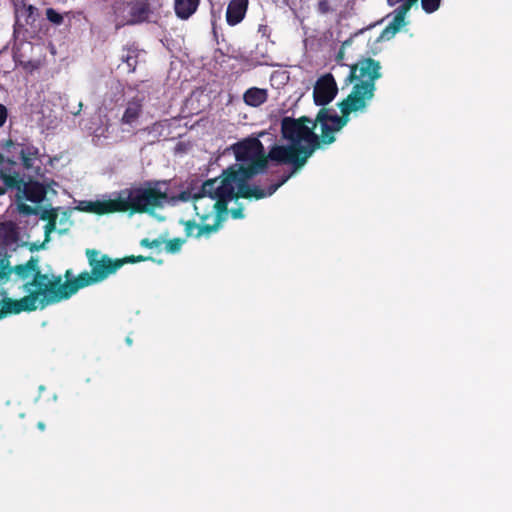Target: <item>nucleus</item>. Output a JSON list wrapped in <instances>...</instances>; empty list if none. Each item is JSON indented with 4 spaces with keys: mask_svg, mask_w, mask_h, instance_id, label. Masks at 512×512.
<instances>
[{
    "mask_svg": "<svg viewBox=\"0 0 512 512\" xmlns=\"http://www.w3.org/2000/svg\"><path fill=\"white\" fill-rule=\"evenodd\" d=\"M290 175L283 176L280 181L264 189L256 185H245L226 175L220 178L208 179L203 182L199 192L193 196L194 210L199 218L182 221L187 238L209 239L223 226L229 213L230 200L239 198L247 200H261L273 195L282 186Z\"/></svg>",
    "mask_w": 512,
    "mask_h": 512,
    "instance_id": "obj_1",
    "label": "nucleus"
},
{
    "mask_svg": "<svg viewBox=\"0 0 512 512\" xmlns=\"http://www.w3.org/2000/svg\"><path fill=\"white\" fill-rule=\"evenodd\" d=\"M13 282H21L26 293L20 299L3 297L0 300V320L8 315L32 312L62 301L52 275L42 273L39 258L31 256L25 263L14 266Z\"/></svg>",
    "mask_w": 512,
    "mask_h": 512,
    "instance_id": "obj_2",
    "label": "nucleus"
},
{
    "mask_svg": "<svg viewBox=\"0 0 512 512\" xmlns=\"http://www.w3.org/2000/svg\"><path fill=\"white\" fill-rule=\"evenodd\" d=\"M86 256L88 259L91 272H81L72 281L63 282L61 275H53L55 285L59 291V297L62 300H67L76 294L80 289L102 282L109 275L114 274L126 263H138L147 260H152V257L139 256H126L122 259H111L108 255L103 254L100 256L99 251L95 249H87Z\"/></svg>",
    "mask_w": 512,
    "mask_h": 512,
    "instance_id": "obj_3",
    "label": "nucleus"
},
{
    "mask_svg": "<svg viewBox=\"0 0 512 512\" xmlns=\"http://www.w3.org/2000/svg\"><path fill=\"white\" fill-rule=\"evenodd\" d=\"M238 163L232 164L222 171L226 175L245 185L257 174L263 172L268 165L262 142L256 137L245 138L232 146Z\"/></svg>",
    "mask_w": 512,
    "mask_h": 512,
    "instance_id": "obj_4",
    "label": "nucleus"
},
{
    "mask_svg": "<svg viewBox=\"0 0 512 512\" xmlns=\"http://www.w3.org/2000/svg\"><path fill=\"white\" fill-rule=\"evenodd\" d=\"M348 66L349 73L344 80L345 85L352 84L348 95L368 107L375 96L376 81L382 77V65L372 57L361 56Z\"/></svg>",
    "mask_w": 512,
    "mask_h": 512,
    "instance_id": "obj_5",
    "label": "nucleus"
},
{
    "mask_svg": "<svg viewBox=\"0 0 512 512\" xmlns=\"http://www.w3.org/2000/svg\"><path fill=\"white\" fill-rule=\"evenodd\" d=\"M316 122L309 117L302 116L298 119L284 117L281 121V132L291 145H297L304 159H309L313 153L320 149L319 136L314 132Z\"/></svg>",
    "mask_w": 512,
    "mask_h": 512,
    "instance_id": "obj_6",
    "label": "nucleus"
},
{
    "mask_svg": "<svg viewBox=\"0 0 512 512\" xmlns=\"http://www.w3.org/2000/svg\"><path fill=\"white\" fill-rule=\"evenodd\" d=\"M121 195L124 201V210L130 215L151 214L156 209L162 208L168 199L167 193L151 186V182L124 189L121 191Z\"/></svg>",
    "mask_w": 512,
    "mask_h": 512,
    "instance_id": "obj_7",
    "label": "nucleus"
},
{
    "mask_svg": "<svg viewBox=\"0 0 512 512\" xmlns=\"http://www.w3.org/2000/svg\"><path fill=\"white\" fill-rule=\"evenodd\" d=\"M268 160L281 164H292L294 170H298L305 165L308 159H304V154L300 153L297 145H274L266 155Z\"/></svg>",
    "mask_w": 512,
    "mask_h": 512,
    "instance_id": "obj_8",
    "label": "nucleus"
},
{
    "mask_svg": "<svg viewBox=\"0 0 512 512\" xmlns=\"http://www.w3.org/2000/svg\"><path fill=\"white\" fill-rule=\"evenodd\" d=\"M338 107L341 111V116L332 114L331 111L327 109V121L336 132L340 131L348 123L351 113L364 112L367 109V106L350 97L349 95H347L346 98L338 103Z\"/></svg>",
    "mask_w": 512,
    "mask_h": 512,
    "instance_id": "obj_9",
    "label": "nucleus"
},
{
    "mask_svg": "<svg viewBox=\"0 0 512 512\" xmlns=\"http://www.w3.org/2000/svg\"><path fill=\"white\" fill-rule=\"evenodd\" d=\"M338 93L337 83L331 73L321 76L315 83L313 100L317 106H325L336 97ZM325 108V107H322Z\"/></svg>",
    "mask_w": 512,
    "mask_h": 512,
    "instance_id": "obj_10",
    "label": "nucleus"
},
{
    "mask_svg": "<svg viewBox=\"0 0 512 512\" xmlns=\"http://www.w3.org/2000/svg\"><path fill=\"white\" fill-rule=\"evenodd\" d=\"M47 195V187L39 181L29 180L24 181L20 175L19 189H17V197L25 199L32 203H41Z\"/></svg>",
    "mask_w": 512,
    "mask_h": 512,
    "instance_id": "obj_11",
    "label": "nucleus"
},
{
    "mask_svg": "<svg viewBox=\"0 0 512 512\" xmlns=\"http://www.w3.org/2000/svg\"><path fill=\"white\" fill-rule=\"evenodd\" d=\"M19 155L23 168L34 175L41 174L42 161L40 159L39 149L32 144H25L21 146Z\"/></svg>",
    "mask_w": 512,
    "mask_h": 512,
    "instance_id": "obj_12",
    "label": "nucleus"
},
{
    "mask_svg": "<svg viewBox=\"0 0 512 512\" xmlns=\"http://www.w3.org/2000/svg\"><path fill=\"white\" fill-rule=\"evenodd\" d=\"M82 210L86 212L95 213L98 215H104L115 212H125L124 201L121 194L116 199L87 202L86 206L82 208Z\"/></svg>",
    "mask_w": 512,
    "mask_h": 512,
    "instance_id": "obj_13",
    "label": "nucleus"
},
{
    "mask_svg": "<svg viewBox=\"0 0 512 512\" xmlns=\"http://www.w3.org/2000/svg\"><path fill=\"white\" fill-rule=\"evenodd\" d=\"M18 163L9 156L0 153V180L8 187H16L18 181Z\"/></svg>",
    "mask_w": 512,
    "mask_h": 512,
    "instance_id": "obj_14",
    "label": "nucleus"
},
{
    "mask_svg": "<svg viewBox=\"0 0 512 512\" xmlns=\"http://www.w3.org/2000/svg\"><path fill=\"white\" fill-rule=\"evenodd\" d=\"M151 10L149 4L146 2H136L130 5L129 18L121 23L116 24V28L119 29L125 25L140 24L148 20Z\"/></svg>",
    "mask_w": 512,
    "mask_h": 512,
    "instance_id": "obj_15",
    "label": "nucleus"
},
{
    "mask_svg": "<svg viewBox=\"0 0 512 512\" xmlns=\"http://www.w3.org/2000/svg\"><path fill=\"white\" fill-rule=\"evenodd\" d=\"M327 108H321L316 118L313 122H316V125H320L321 129V135L319 136L320 141V148L322 145H330L333 142H335L336 138L334 136V133L336 132L334 128L330 125V123L327 121Z\"/></svg>",
    "mask_w": 512,
    "mask_h": 512,
    "instance_id": "obj_16",
    "label": "nucleus"
},
{
    "mask_svg": "<svg viewBox=\"0 0 512 512\" xmlns=\"http://www.w3.org/2000/svg\"><path fill=\"white\" fill-rule=\"evenodd\" d=\"M143 98L138 96L130 99L120 119L121 124L133 126L140 118L143 112Z\"/></svg>",
    "mask_w": 512,
    "mask_h": 512,
    "instance_id": "obj_17",
    "label": "nucleus"
},
{
    "mask_svg": "<svg viewBox=\"0 0 512 512\" xmlns=\"http://www.w3.org/2000/svg\"><path fill=\"white\" fill-rule=\"evenodd\" d=\"M248 4V0H230L226 10V21L228 25L235 26L244 19Z\"/></svg>",
    "mask_w": 512,
    "mask_h": 512,
    "instance_id": "obj_18",
    "label": "nucleus"
},
{
    "mask_svg": "<svg viewBox=\"0 0 512 512\" xmlns=\"http://www.w3.org/2000/svg\"><path fill=\"white\" fill-rule=\"evenodd\" d=\"M407 11L406 6H399L395 10L393 20L387 25L381 32L380 38L384 40H390L395 34L405 25V16Z\"/></svg>",
    "mask_w": 512,
    "mask_h": 512,
    "instance_id": "obj_19",
    "label": "nucleus"
},
{
    "mask_svg": "<svg viewBox=\"0 0 512 512\" xmlns=\"http://www.w3.org/2000/svg\"><path fill=\"white\" fill-rule=\"evenodd\" d=\"M38 17V9L31 5L23 3L16 8V21L15 26L24 27L25 25L32 26Z\"/></svg>",
    "mask_w": 512,
    "mask_h": 512,
    "instance_id": "obj_20",
    "label": "nucleus"
},
{
    "mask_svg": "<svg viewBox=\"0 0 512 512\" xmlns=\"http://www.w3.org/2000/svg\"><path fill=\"white\" fill-rule=\"evenodd\" d=\"M200 0H174V11L181 20H188L198 9Z\"/></svg>",
    "mask_w": 512,
    "mask_h": 512,
    "instance_id": "obj_21",
    "label": "nucleus"
},
{
    "mask_svg": "<svg viewBox=\"0 0 512 512\" xmlns=\"http://www.w3.org/2000/svg\"><path fill=\"white\" fill-rule=\"evenodd\" d=\"M268 98L266 89L251 87L247 89L243 95V100L246 105L251 107H258L265 103Z\"/></svg>",
    "mask_w": 512,
    "mask_h": 512,
    "instance_id": "obj_22",
    "label": "nucleus"
},
{
    "mask_svg": "<svg viewBox=\"0 0 512 512\" xmlns=\"http://www.w3.org/2000/svg\"><path fill=\"white\" fill-rule=\"evenodd\" d=\"M125 53L122 54L121 60L128 67V72L133 73L138 65L139 49L136 44L123 47Z\"/></svg>",
    "mask_w": 512,
    "mask_h": 512,
    "instance_id": "obj_23",
    "label": "nucleus"
},
{
    "mask_svg": "<svg viewBox=\"0 0 512 512\" xmlns=\"http://www.w3.org/2000/svg\"><path fill=\"white\" fill-rule=\"evenodd\" d=\"M12 274H14V266H11L10 256L7 254L0 256V284L11 280Z\"/></svg>",
    "mask_w": 512,
    "mask_h": 512,
    "instance_id": "obj_24",
    "label": "nucleus"
},
{
    "mask_svg": "<svg viewBox=\"0 0 512 512\" xmlns=\"http://www.w3.org/2000/svg\"><path fill=\"white\" fill-rule=\"evenodd\" d=\"M23 143H16L12 139H7L2 143V149L12 159L15 158L16 154H19V150Z\"/></svg>",
    "mask_w": 512,
    "mask_h": 512,
    "instance_id": "obj_25",
    "label": "nucleus"
},
{
    "mask_svg": "<svg viewBox=\"0 0 512 512\" xmlns=\"http://www.w3.org/2000/svg\"><path fill=\"white\" fill-rule=\"evenodd\" d=\"M165 249L168 253H177L181 250V247L184 243V240L181 238H173L168 241H165Z\"/></svg>",
    "mask_w": 512,
    "mask_h": 512,
    "instance_id": "obj_26",
    "label": "nucleus"
},
{
    "mask_svg": "<svg viewBox=\"0 0 512 512\" xmlns=\"http://www.w3.org/2000/svg\"><path fill=\"white\" fill-rule=\"evenodd\" d=\"M45 14L47 20L54 25H61L64 22L63 15L57 12L54 8H47Z\"/></svg>",
    "mask_w": 512,
    "mask_h": 512,
    "instance_id": "obj_27",
    "label": "nucleus"
},
{
    "mask_svg": "<svg viewBox=\"0 0 512 512\" xmlns=\"http://www.w3.org/2000/svg\"><path fill=\"white\" fill-rule=\"evenodd\" d=\"M165 242V239L163 238H156V239H153V240H150L149 238H143L141 241H140V246L144 247V248H149V249H153V248H160Z\"/></svg>",
    "mask_w": 512,
    "mask_h": 512,
    "instance_id": "obj_28",
    "label": "nucleus"
},
{
    "mask_svg": "<svg viewBox=\"0 0 512 512\" xmlns=\"http://www.w3.org/2000/svg\"><path fill=\"white\" fill-rule=\"evenodd\" d=\"M421 4L426 13H433L439 8L440 0H421Z\"/></svg>",
    "mask_w": 512,
    "mask_h": 512,
    "instance_id": "obj_29",
    "label": "nucleus"
},
{
    "mask_svg": "<svg viewBox=\"0 0 512 512\" xmlns=\"http://www.w3.org/2000/svg\"><path fill=\"white\" fill-rule=\"evenodd\" d=\"M18 211L23 215H37L39 213L38 207H33L25 203L18 204Z\"/></svg>",
    "mask_w": 512,
    "mask_h": 512,
    "instance_id": "obj_30",
    "label": "nucleus"
},
{
    "mask_svg": "<svg viewBox=\"0 0 512 512\" xmlns=\"http://www.w3.org/2000/svg\"><path fill=\"white\" fill-rule=\"evenodd\" d=\"M57 218L58 212L55 208L43 209L40 213V219L44 221L57 220Z\"/></svg>",
    "mask_w": 512,
    "mask_h": 512,
    "instance_id": "obj_31",
    "label": "nucleus"
},
{
    "mask_svg": "<svg viewBox=\"0 0 512 512\" xmlns=\"http://www.w3.org/2000/svg\"><path fill=\"white\" fill-rule=\"evenodd\" d=\"M317 11L320 14H327L331 11L330 3L328 0H319L317 4Z\"/></svg>",
    "mask_w": 512,
    "mask_h": 512,
    "instance_id": "obj_32",
    "label": "nucleus"
},
{
    "mask_svg": "<svg viewBox=\"0 0 512 512\" xmlns=\"http://www.w3.org/2000/svg\"><path fill=\"white\" fill-rule=\"evenodd\" d=\"M229 212L233 219H243L244 218V212H243L242 206H239L237 208H232Z\"/></svg>",
    "mask_w": 512,
    "mask_h": 512,
    "instance_id": "obj_33",
    "label": "nucleus"
},
{
    "mask_svg": "<svg viewBox=\"0 0 512 512\" xmlns=\"http://www.w3.org/2000/svg\"><path fill=\"white\" fill-rule=\"evenodd\" d=\"M8 117V110L5 105L0 104V128L5 124Z\"/></svg>",
    "mask_w": 512,
    "mask_h": 512,
    "instance_id": "obj_34",
    "label": "nucleus"
},
{
    "mask_svg": "<svg viewBox=\"0 0 512 512\" xmlns=\"http://www.w3.org/2000/svg\"><path fill=\"white\" fill-rule=\"evenodd\" d=\"M21 65L24 69L33 71L39 68V63L36 61L29 60L27 62H22Z\"/></svg>",
    "mask_w": 512,
    "mask_h": 512,
    "instance_id": "obj_35",
    "label": "nucleus"
},
{
    "mask_svg": "<svg viewBox=\"0 0 512 512\" xmlns=\"http://www.w3.org/2000/svg\"><path fill=\"white\" fill-rule=\"evenodd\" d=\"M344 55H345V52H344V46H342V47L339 49V51H338V53H337V55H336V57H335V61H336V64H337V65H340V66H346V64L343 62V60H344Z\"/></svg>",
    "mask_w": 512,
    "mask_h": 512,
    "instance_id": "obj_36",
    "label": "nucleus"
},
{
    "mask_svg": "<svg viewBox=\"0 0 512 512\" xmlns=\"http://www.w3.org/2000/svg\"><path fill=\"white\" fill-rule=\"evenodd\" d=\"M16 180L18 181L16 187H8L5 184H4L3 187H0V196L4 195L8 190H17V189H19L20 175H18V179H16Z\"/></svg>",
    "mask_w": 512,
    "mask_h": 512,
    "instance_id": "obj_37",
    "label": "nucleus"
},
{
    "mask_svg": "<svg viewBox=\"0 0 512 512\" xmlns=\"http://www.w3.org/2000/svg\"><path fill=\"white\" fill-rule=\"evenodd\" d=\"M56 224H57V220H51V221H47V224L45 226V233L46 235L48 236V234L50 232H52L53 230H55L56 228Z\"/></svg>",
    "mask_w": 512,
    "mask_h": 512,
    "instance_id": "obj_38",
    "label": "nucleus"
},
{
    "mask_svg": "<svg viewBox=\"0 0 512 512\" xmlns=\"http://www.w3.org/2000/svg\"><path fill=\"white\" fill-rule=\"evenodd\" d=\"M193 196L194 194L192 195L189 191H182L180 194H179V199L181 201H188L190 199L193 200Z\"/></svg>",
    "mask_w": 512,
    "mask_h": 512,
    "instance_id": "obj_39",
    "label": "nucleus"
},
{
    "mask_svg": "<svg viewBox=\"0 0 512 512\" xmlns=\"http://www.w3.org/2000/svg\"><path fill=\"white\" fill-rule=\"evenodd\" d=\"M418 0H404L403 3H401L400 6H406L407 11L411 9V7L417 2Z\"/></svg>",
    "mask_w": 512,
    "mask_h": 512,
    "instance_id": "obj_40",
    "label": "nucleus"
},
{
    "mask_svg": "<svg viewBox=\"0 0 512 512\" xmlns=\"http://www.w3.org/2000/svg\"><path fill=\"white\" fill-rule=\"evenodd\" d=\"M404 0H387L389 6H395L398 3H403Z\"/></svg>",
    "mask_w": 512,
    "mask_h": 512,
    "instance_id": "obj_41",
    "label": "nucleus"
},
{
    "mask_svg": "<svg viewBox=\"0 0 512 512\" xmlns=\"http://www.w3.org/2000/svg\"><path fill=\"white\" fill-rule=\"evenodd\" d=\"M71 276H72V272H71V270H67V271L65 272V275H64V277L66 278V281H65V282L72 281L73 279H71Z\"/></svg>",
    "mask_w": 512,
    "mask_h": 512,
    "instance_id": "obj_42",
    "label": "nucleus"
},
{
    "mask_svg": "<svg viewBox=\"0 0 512 512\" xmlns=\"http://www.w3.org/2000/svg\"><path fill=\"white\" fill-rule=\"evenodd\" d=\"M37 428H38L40 431H44V430H45V428H46V425H45V423H44V422L39 421V422L37 423Z\"/></svg>",
    "mask_w": 512,
    "mask_h": 512,
    "instance_id": "obj_43",
    "label": "nucleus"
}]
</instances>
